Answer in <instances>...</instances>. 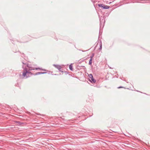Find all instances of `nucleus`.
<instances>
[{
    "instance_id": "nucleus-11",
    "label": "nucleus",
    "mask_w": 150,
    "mask_h": 150,
    "mask_svg": "<svg viewBox=\"0 0 150 150\" xmlns=\"http://www.w3.org/2000/svg\"><path fill=\"white\" fill-rule=\"evenodd\" d=\"M122 87L120 86V87H118V88H122Z\"/></svg>"
},
{
    "instance_id": "nucleus-5",
    "label": "nucleus",
    "mask_w": 150,
    "mask_h": 150,
    "mask_svg": "<svg viewBox=\"0 0 150 150\" xmlns=\"http://www.w3.org/2000/svg\"><path fill=\"white\" fill-rule=\"evenodd\" d=\"M103 8L104 9H108L109 8V6H108L103 5Z\"/></svg>"
},
{
    "instance_id": "nucleus-12",
    "label": "nucleus",
    "mask_w": 150,
    "mask_h": 150,
    "mask_svg": "<svg viewBox=\"0 0 150 150\" xmlns=\"http://www.w3.org/2000/svg\"><path fill=\"white\" fill-rule=\"evenodd\" d=\"M100 48L101 49V46H100Z\"/></svg>"
},
{
    "instance_id": "nucleus-2",
    "label": "nucleus",
    "mask_w": 150,
    "mask_h": 150,
    "mask_svg": "<svg viewBox=\"0 0 150 150\" xmlns=\"http://www.w3.org/2000/svg\"><path fill=\"white\" fill-rule=\"evenodd\" d=\"M53 66L59 71H60L62 67L61 66L59 65L54 64Z\"/></svg>"
},
{
    "instance_id": "nucleus-6",
    "label": "nucleus",
    "mask_w": 150,
    "mask_h": 150,
    "mask_svg": "<svg viewBox=\"0 0 150 150\" xmlns=\"http://www.w3.org/2000/svg\"><path fill=\"white\" fill-rule=\"evenodd\" d=\"M91 81L92 82L95 83L96 81V80L93 78V77L91 79Z\"/></svg>"
},
{
    "instance_id": "nucleus-1",
    "label": "nucleus",
    "mask_w": 150,
    "mask_h": 150,
    "mask_svg": "<svg viewBox=\"0 0 150 150\" xmlns=\"http://www.w3.org/2000/svg\"><path fill=\"white\" fill-rule=\"evenodd\" d=\"M28 74H32L30 72H28L27 71V70H26V71L25 72H23V75L24 77H26V78H27L28 76H26Z\"/></svg>"
},
{
    "instance_id": "nucleus-3",
    "label": "nucleus",
    "mask_w": 150,
    "mask_h": 150,
    "mask_svg": "<svg viewBox=\"0 0 150 150\" xmlns=\"http://www.w3.org/2000/svg\"><path fill=\"white\" fill-rule=\"evenodd\" d=\"M93 56H91V59H90L89 64L90 65H91L92 63V58H93Z\"/></svg>"
},
{
    "instance_id": "nucleus-8",
    "label": "nucleus",
    "mask_w": 150,
    "mask_h": 150,
    "mask_svg": "<svg viewBox=\"0 0 150 150\" xmlns=\"http://www.w3.org/2000/svg\"><path fill=\"white\" fill-rule=\"evenodd\" d=\"M98 6L99 7H103H103H104L103 5V4H98Z\"/></svg>"
},
{
    "instance_id": "nucleus-4",
    "label": "nucleus",
    "mask_w": 150,
    "mask_h": 150,
    "mask_svg": "<svg viewBox=\"0 0 150 150\" xmlns=\"http://www.w3.org/2000/svg\"><path fill=\"white\" fill-rule=\"evenodd\" d=\"M69 68L70 70H71V71H73V69L72 65V64H71L69 65Z\"/></svg>"
},
{
    "instance_id": "nucleus-9",
    "label": "nucleus",
    "mask_w": 150,
    "mask_h": 150,
    "mask_svg": "<svg viewBox=\"0 0 150 150\" xmlns=\"http://www.w3.org/2000/svg\"><path fill=\"white\" fill-rule=\"evenodd\" d=\"M45 72H38V74H42L45 73Z\"/></svg>"
},
{
    "instance_id": "nucleus-10",
    "label": "nucleus",
    "mask_w": 150,
    "mask_h": 150,
    "mask_svg": "<svg viewBox=\"0 0 150 150\" xmlns=\"http://www.w3.org/2000/svg\"><path fill=\"white\" fill-rule=\"evenodd\" d=\"M35 69H36V70L38 69H40V70L42 69V70H43L44 71H46V70H45V69H41L39 68H35Z\"/></svg>"
},
{
    "instance_id": "nucleus-7",
    "label": "nucleus",
    "mask_w": 150,
    "mask_h": 150,
    "mask_svg": "<svg viewBox=\"0 0 150 150\" xmlns=\"http://www.w3.org/2000/svg\"><path fill=\"white\" fill-rule=\"evenodd\" d=\"M88 76L91 79H92L93 78V75H92V74H89V75H88Z\"/></svg>"
}]
</instances>
